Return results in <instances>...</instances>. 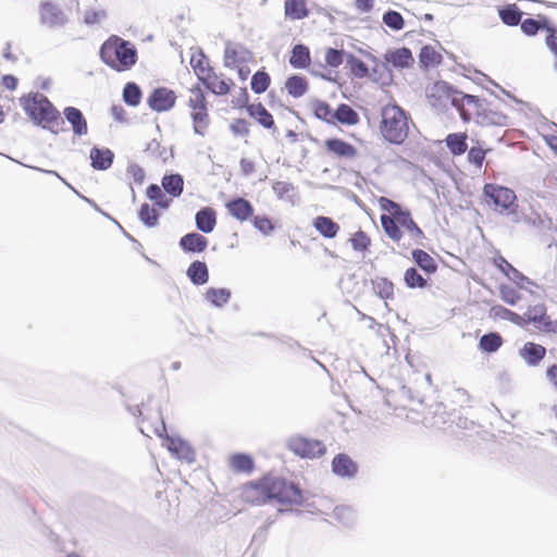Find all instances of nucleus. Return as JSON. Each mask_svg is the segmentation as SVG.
<instances>
[{
	"instance_id": "obj_1",
	"label": "nucleus",
	"mask_w": 557,
	"mask_h": 557,
	"mask_svg": "<svg viewBox=\"0 0 557 557\" xmlns=\"http://www.w3.org/2000/svg\"><path fill=\"white\" fill-rule=\"evenodd\" d=\"M140 431L151 437L152 435L163 438L162 445L171 453V455L187 463L196 460V453L191 445L178 436H170L166 434L165 423L160 416L154 421L143 418L140 420Z\"/></svg>"
},
{
	"instance_id": "obj_2",
	"label": "nucleus",
	"mask_w": 557,
	"mask_h": 557,
	"mask_svg": "<svg viewBox=\"0 0 557 557\" xmlns=\"http://www.w3.org/2000/svg\"><path fill=\"white\" fill-rule=\"evenodd\" d=\"M190 66L198 81L212 94L218 96L227 95L234 85L233 81L223 73H218L210 64V60L202 52L198 51L190 58Z\"/></svg>"
},
{
	"instance_id": "obj_3",
	"label": "nucleus",
	"mask_w": 557,
	"mask_h": 557,
	"mask_svg": "<svg viewBox=\"0 0 557 557\" xmlns=\"http://www.w3.org/2000/svg\"><path fill=\"white\" fill-rule=\"evenodd\" d=\"M100 58L111 69L124 72L135 65L137 51L131 42L117 36H111L102 44Z\"/></svg>"
},
{
	"instance_id": "obj_4",
	"label": "nucleus",
	"mask_w": 557,
	"mask_h": 557,
	"mask_svg": "<svg viewBox=\"0 0 557 557\" xmlns=\"http://www.w3.org/2000/svg\"><path fill=\"white\" fill-rule=\"evenodd\" d=\"M24 110L37 124L58 134L64 131V121L59 111L49 101L47 97L35 94L25 98L23 102Z\"/></svg>"
},
{
	"instance_id": "obj_5",
	"label": "nucleus",
	"mask_w": 557,
	"mask_h": 557,
	"mask_svg": "<svg viewBox=\"0 0 557 557\" xmlns=\"http://www.w3.org/2000/svg\"><path fill=\"white\" fill-rule=\"evenodd\" d=\"M410 115L398 104L382 109L380 132L392 145H401L408 137Z\"/></svg>"
},
{
	"instance_id": "obj_6",
	"label": "nucleus",
	"mask_w": 557,
	"mask_h": 557,
	"mask_svg": "<svg viewBox=\"0 0 557 557\" xmlns=\"http://www.w3.org/2000/svg\"><path fill=\"white\" fill-rule=\"evenodd\" d=\"M485 203L498 214L513 215L518 222V198L516 193L504 185L486 183L482 189Z\"/></svg>"
},
{
	"instance_id": "obj_7",
	"label": "nucleus",
	"mask_w": 557,
	"mask_h": 557,
	"mask_svg": "<svg viewBox=\"0 0 557 557\" xmlns=\"http://www.w3.org/2000/svg\"><path fill=\"white\" fill-rule=\"evenodd\" d=\"M426 92L428 97L431 99L442 100V98H445L450 100L451 106L458 111L463 108L465 103L474 106L475 112L480 111L484 104H491L486 99L466 94L445 81L435 82Z\"/></svg>"
},
{
	"instance_id": "obj_8",
	"label": "nucleus",
	"mask_w": 557,
	"mask_h": 557,
	"mask_svg": "<svg viewBox=\"0 0 557 557\" xmlns=\"http://www.w3.org/2000/svg\"><path fill=\"white\" fill-rule=\"evenodd\" d=\"M240 498L250 505H261L278 497V481L275 476L264 475L240 486Z\"/></svg>"
},
{
	"instance_id": "obj_9",
	"label": "nucleus",
	"mask_w": 557,
	"mask_h": 557,
	"mask_svg": "<svg viewBox=\"0 0 557 557\" xmlns=\"http://www.w3.org/2000/svg\"><path fill=\"white\" fill-rule=\"evenodd\" d=\"M286 448L300 459H318L323 457L326 451V445L318 438L307 437L302 434H293L285 440Z\"/></svg>"
},
{
	"instance_id": "obj_10",
	"label": "nucleus",
	"mask_w": 557,
	"mask_h": 557,
	"mask_svg": "<svg viewBox=\"0 0 557 557\" xmlns=\"http://www.w3.org/2000/svg\"><path fill=\"white\" fill-rule=\"evenodd\" d=\"M187 106L190 110L195 133L203 136L209 125V114L207 98L199 85L189 89Z\"/></svg>"
},
{
	"instance_id": "obj_11",
	"label": "nucleus",
	"mask_w": 557,
	"mask_h": 557,
	"mask_svg": "<svg viewBox=\"0 0 557 557\" xmlns=\"http://www.w3.org/2000/svg\"><path fill=\"white\" fill-rule=\"evenodd\" d=\"M307 502L305 491L298 483L288 481L281 476V516L286 513H295L302 516L305 511L299 509H284L282 506H302Z\"/></svg>"
},
{
	"instance_id": "obj_12",
	"label": "nucleus",
	"mask_w": 557,
	"mask_h": 557,
	"mask_svg": "<svg viewBox=\"0 0 557 557\" xmlns=\"http://www.w3.org/2000/svg\"><path fill=\"white\" fill-rule=\"evenodd\" d=\"M381 202L386 203V207H383L384 209L398 211L399 224L401 230H406L411 236V238L416 242V244L422 245L420 240L424 239L425 235L424 232L420 228V226L413 221L411 211L387 198H382Z\"/></svg>"
},
{
	"instance_id": "obj_13",
	"label": "nucleus",
	"mask_w": 557,
	"mask_h": 557,
	"mask_svg": "<svg viewBox=\"0 0 557 557\" xmlns=\"http://www.w3.org/2000/svg\"><path fill=\"white\" fill-rule=\"evenodd\" d=\"M384 69L387 70L388 79L392 81L393 73L389 67L396 70L410 69L414 63L412 52L407 47L387 49L383 54Z\"/></svg>"
},
{
	"instance_id": "obj_14",
	"label": "nucleus",
	"mask_w": 557,
	"mask_h": 557,
	"mask_svg": "<svg viewBox=\"0 0 557 557\" xmlns=\"http://www.w3.org/2000/svg\"><path fill=\"white\" fill-rule=\"evenodd\" d=\"M253 62L252 52L242 44L228 42L224 50V64L227 67H240Z\"/></svg>"
},
{
	"instance_id": "obj_15",
	"label": "nucleus",
	"mask_w": 557,
	"mask_h": 557,
	"mask_svg": "<svg viewBox=\"0 0 557 557\" xmlns=\"http://www.w3.org/2000/svg\"><path fill=\"white\" fill-rule=\"evenodd\" d=\"M331 468L336 476L347 480L356 478L359 470L358 463L346 453L336 454L332 459Z\"/></svg>"
},
{
	"instance_id": "obj_16",
	"label": "nucleus",
	"mask_w": 557,
	"mask_h": 557,
	"mask_svg": "<svg viewBox=\"0 0 557 557\" xmlns=\"http://www.w3.org/2000/svg\"><path fill=\"white\" fill-rule=\"evenodd\" d=\"M175 101L176 96L174 91L164 87L154 89L148 98L149 107L157 112L172 109L175 104Z\"/></svg>"
},
{
	"instance_id": "obj_17",
	"label": "nucleus",
	"mask_w": 557,
	"mask_h": 557,
	"mask_svg": "<svg viewBox=\"0 0 557 557\" xmlns=\"http://www.w3.org/2000/svg\"><path fill=\"white\" fill-rule=\"evenodd\" d=\"M39 16L41 23L50 27L60 26L66 22L63 11L55 3L50 1L40 3Z\"/></svg>"
},
{
	"instance_id": "obj_18",
	"label": "nucleus",
	"mask_w": 557,
	"mask_h": 557,
	"mask_svg": "<svg viewBox=\"0 0 557 557\" xmlns=\"http://www.w3.org/2000/svg\"><path fill=\"white\" fill-rule=\"evenodd\" d=\"M324 148L329 153L337 158L352 159L358 154V150L352 144L338 137L326 138L324 140Z\"/></svg>"
},
{
	"instance_id": "obj_19",
	"label": "nucleus",
	"mask_w": 557,
	"mask_h": 557,
	"mask_svg": "<svg viewBox=\"0 0 557 557\" xmlns=\"http://www.w3.org/2000/svg\"><path fill=\"white\" fill-rule=\"evenodd\" d=\"M484 104L480 111L475 112L476 123L482 126H507L509 124V117L497 110H493Z\"/></svg>"
},
{
	"instance_id": "obj_20",
	"label": "nucleus",
	"mask_w": 557,
	"mask_h": 557,
	"mask_svg": "<svg viewBox=\"0 0 557 557\" xmlns=\"http://www.w3.org/2000/svg\"><path fill=\"white\" fill-rule=\"evenodd\" d=\"M309 79L301 73H293L286 77L284 89L288 96L293 98H300L309 91Z\"/></svg>"
},
{
	"instance_id": "obj_21",
	"label": "nucleus",
	"mask_w": 557,
	"mask_h": 557,
	"mask_svg": "<svg viewBox=\"0 0 557 557\" xmlns=\"http://www.w3.org/2000/svg\"><path fill=\"white\" fill-rule=\"evenodd\" d=\"M553 22L547 15L539 14L536 17H528L521 21V32L528 36L533 37L539 32H545L552 26Z\"/></svg>"
},
{
	"instance_id": "obj_22",
	"label": "nucleus",
	"mask_w": 557,
	"mask_h": 557,
	"mask_svg": "<svg viewBox=\"0 0 557 557\" xmlns=\"http://www.w3.org/2000/svg\"><path fill=\"white\" fill-rule=\"evenodd\" d=\"M288 63L295 70H308L311 63L309 47L301 42L293 46L288 57Z\"/></svg>"
},
{
	"instance_id": "obj_23",
	"label": "nucleus",
	"mask_w": 557,
	"mask_h": 557,
	"mask_svg": "<svg viewBox=\"0 0 557 557\" xmlns=\"http://www.w3.org/2000/svg\"><path fill=\"white\" fill-rule=\"evenodd\" d=\"M225 207L228 213L239 222L247 221L253 214L251 203L242 197L231 199L226 202Z\"/></svg>"
},
{
	"instance_id": "obj_24",
	"label": "nucleus",
	"mask_w": 557,
	"mask_h": 557,
	"mask_svg": "<svg viewBox=\"0 0 557 557\" xmlns=\"http://www.w3.org/2000/svg\"><path fill=\"white\" fill-rule=\"evenodd\" d=\"M411 258L416 264V268L421 270L426 276H431L437 272L438 264L436 260L423 249H412Z\"/></svg>"
},
{
	"instance_id": "obj_25",
	"label": "nucleus",
	"mask_w": 557,
	"mask_h": 557,
	"mask_svg": "<svg viewBox=\"0 0 557 557\" xmlns=\"http://www.w3.org/2000/svg\"><path fill=\"white\" fill-rule=\"evenodd\" d=\"M546 355L544 346L527 342L520 349L519 356L525 361L529 367H536L541 363Z\"/></svg>"
},
{
	"instance_id": "obj_26",
	"label": "nucleus",
	"mask_w": 557,
	"mask_h": 557,
	"mask_svg": "<svg viewBox=\"0 0 557 557\" xmlns=\"http://www.w3.org/2000/svg\"><path fill=\"white\" fill-rule=\"evenodd\" d=\"M391 215L382 214L381 225L384 233L394 242L399 243L404 236L403 230L399 224L398 211L389 210Z\"/></svg>"
},
{
	"instance_id": "obj_27",
	"label": "nucleus",
	"mask_w": 557,
	"mask_h": 557,
	"mask_svg": "<svg viewBox=\"0 0 557 557\" xmlns=\"http://www.w3.org/2000/svg\"><path fill=\"white\" fill-rule=\"evenodd\" d=\"M312 226L324 238L333 239L337 236L341 226L332 218L326 215H317L312 219Z\"/></svg>"
},
{
	"instance_id": "obj_28",
	"label": "nucleus",
	"mask_w": 557,
	"mask_h": 557,
	"mask_svg": "<svg viewBox=\"0 0 557 557\" xmlns=\"http://www.w3.org/2000/svg\"><path fill=\"white\" fill-rule=\"evenodd\" d=\"M285 18L299 21L310 15L307 0H284Z\"/></svg>"
},
{
	"instance_id": "obj_29",
	"label": "nucleus",
	"mask_w": 557,
	"mask_h": 557,
	"mask_svg": "<svg viewBox=\"0 0 557 557\" xmlns=\"http://www.w3.org/2000/svg\"><path fill=\"white\" fill-rule=\"evenodd\" d=\"M228 467L234 473L250 474L255 469V462L250 455L237 453L230 456Z\"/></svg>"
},
{
	"instance_id": "obj_30",
	"label": "nucleus",
	"mask_w": 557,
	"mask_h": 557,
	"mask_svg": "<svg viewBox=\"0 0 557 557\" xmlns=\"http://www.w3.org/2000/svg\"><path fill=\"white\" fill-rule=\"evenodd\" d=\"M64 116L76 136H83L88 133V124L81 110L75 107H67L64 109Z\"/></svg>"
},
{
	"instance_id": "obj_31",
	"label": "nucleus",
	"mask_w": 557,
	"mask_h": 557,
	"mask_svg": "<svg viewBox=\"0 0 557 557\" xmlns=\"http://www.w3.org/2000/svg\"><path fill=\"white\" fill-rule=\"evenodd\" d=\"M500 21L507 26H518L524 14L516 3H507L497 8Z\"/></svg>"
},
{
	"instance_id": "obj_32",
	"label": "nucleus",
	"mask_w": 557,
	"mask_h": 557,
	"mask_svg": "<svg viewBox=\"0 0 557 557\" xmlns=\"http://www.w3.org/2000/svg\"><path fill=\"white\" fill-rule=\"evenodd\" d=\"M490 315L495 319L507 320L520 327H525L527 313H524L522 315L518 314L517 312H515L502 305L493 306L490 310Z\"/></svg>"
},
{
	"instance_id": "obj_33",
	"label": "nucleus",
	"mask_w": 557,
	"mask_h": 557,
	"mask_svg": "<svg viewBox=\"0 0 557 557\" xmlns=\"http://www.w3.org/2000/svg\"><path fill=\"white\" fill-rule=\"evenodd\" d=\"M180 246L187 252H202L208 247V239L198 233H188L181 238Z\"/></svg>"
},
{
	"instance_id": "obj_34",
	"label": "nucleus",
	"mask_w": 557,
	"mask_h": 557,
	"mask_svg": "<svg viewBox=\"0 0 557 557\" xmlns=\"http://www.w3.org/2000/svg\"><path fill=\"white\" fill-rule=\"evenodd\" d=\"M419 65L422 70L428 71L437 66L443 62V57L431 45H424L418 54Z\"/></svg>"
},
{
	"instance_id": "obj_35",
	"label": "nucleus",
	"mask_w": 557,
	"mask_h": 557,
	"mask_svg": "<svg viewBox=\"0 0 557 557\" xmlns=\"http://www.w3.org/2000/svg\"><path fill=\"white\" fill-rule=\"evenodd\" d=\"M114 154L108 148L94 147L90 150L91 166L95 170L104 171L108 170L113 163Z\"/></svg>"
},
{
	"instance_id": "obj_36",
	"label": "nucleus",
	"mask_w": 557,
	"mask_h": 557,
	"mask_svg": "<svg viewBox=\"0 0 557 557\" xmlns=\"http://www.w3.org/2000/svg\"><path fill=\"white\" fill-rule=\"evenodd\" d=\"M359 121L360 116L358 112L354 110L349 104L339 103L335 109L334 125L339 123L347 126H354L358 124Z\"/></svg>"
},
{
	"instance_id": "obj_37",
	"label": "nucleus",
	"mask_w": 557,
	"mask_h": 557,
	"mask_svg": "<svg viewBox=\"0 0 557 557\" xmlns=\"http://www.w3.org/2000/svg\"><path fill=\"white\" fill-rule=\"evenodd\" d=\"M466 133H450L445 138L446 147L454 157L462 156L468 150Z\"/></svg>"
},
{
	"instance_id": "obj_38",
	"label": "nucleus",
	"mask_w": 557,
	"mask_h": 557,
	"mask_svg": "<svg viewBox=\"0 0 557 557\" xmlns=\"http://www.w3.org/2000/svg\"><path fill=\"white\" fill-rule=\"evenodd\" d=\"M195 220L198 230L203 233H211L216 224V214L212 208L206 207L196 213Z\"/></svg>"
},
{
	"instance_id": "obj_39",
	"label": "nucleus",
	"mask_w": 557,
	"mask_h": 557,
	"mask_svg": "<svg viewBox=\"0 0 557 557\" xmlns=\"http://www.w3.org/2000/svg\"><path fill=\"white\" fill-rule=\"evenodd\" d=\"M504 339L498 332L491 331L483 334L478 344V348L485 354L496 352L503 345Z\"/></svg>"
},
{
	"instance_id": "obj_40",
	"label": "nucleus",
	"mask_w": 557,
	"mask_h": 557,
	"mask_svg": "<svg viewBox=\"0 0 557 557\" xmlns=\"http://www.w3.org/2000/svg\"><path fill=\"white\" fill-rule=\"evenodd\" d=\"M310 104L314 117L330 125H334L335 110L332 109L329 102L313 99Z\"/></svg>"
},
{
	"instance_id": "obj_41",
	"label": "nucleus",
	"mask_w": 557,
	"mask_h": 557,
	"mask_svg": "<svg viewBox=\"0 0 557 557\" xmlns=\"http://www.w3.org/2000/svg\"><path fill=\"white\" fill-rule=\"evenodd\" d=\"M528 324H533L539 331L543 333H557V320H552L547 313L545 315H530L527 313L525 326Z\"/></svg>"
},
{
	"instance_id": "obj_42",
	"label": "nucleus",
	"mask_w": 557,
	"mask_h": 557,
	"mask_svg": "<svg viewBox=\"0 0 557 557\" xmlns=\"http://www.w3.org/2000/svg\"><path fill=\"white\" fill-rule=\"evenodd\" d=\"M373 293L383 300L394 299V283L383 276H376L371 280Z\"/></svg>"
},
{
	"instance_id": "obj_43",
	"label": "nucleus",
	"mask_w": 557,
	"mask_h": 557,
	"mask_svg": "<svg viewBox=\"0 0 557 557\" xmlns=\"http://www.w3.org/2000/svg\"><path fill=\"white\" fill-rule=\"evenodd\" d=\"M346 67L349 69L351 75L356 78H364L370 76L369 66L357 55L349 52L346 53Z\"/></svg>"
},
{
	"instance_id": "obj_44",
	"label": "nucleus",
	"mask_w": 557,
	"mask_h": 557,
	"mask_svg": "<svg viewBox=\"0 0 557 557\" xmlns=\"http://www.w3.org/2000/svg\"><path fill=\"white\" fill-rule=\"evenodd\" d=\"M404 283L410 289H422L429 286V277H424L416 267H410L404 273Z\"/></svg>"
},
{
	"instance_id": "obj_45",
	"label": "nucleus",
	"mask_w": 557,
	"mask_h": 557,
	"mask_svg": "<svg viewBox=\"0 0 557 557\" xmlns=\"http://www.w3.org/2000/svg\"><path fill=\"white\" fill-rule=\"evenodd\" d=\"M187 275L196 285H203L209 280L208 267L202 261H194L187 269Z\"/></svg>"
},
{
	"instance_id": "obj_46",
	"label": "nucleus",
	"mask_w": 557,
	"mask_h": 557,
	"mask_svg": "<svg viewBox=\"0 0 557 557\" xmlns=\"http://www.w3.org/2000/svg\"><path fill=\"white\" fill-rule=\"evenodd\" d=\"M247 111L251 117H253L262 126L270 128L274 126L273 116L267 111L261 103H252L248 106Z\"/></svg>"
},
{
	"instance_id": "obj_47",
	"label": "nucleus",
	"mask_w": 557,
	"mask_h": 557,
	"mask_svg": "<svg viewBox=\"0 0 557 557\" xmlns=\"http://www.w3.org/2000/svg\"><path fill=\"white\" fill-rule=\"evenodd\" d=\"M184 180L180 174L165 175L162 178V187L173 197H178L183 193Z\"/></svg>"
},
{
	"instance_id": "obj_48",
	"label": "nucleus",
	"mask_w": 557,
	"mask_h": 557,
	"mask_svg": "<svg viewBox=\"0 0 557 557\" xmlns=\"http://www.w3.org/2000/svg\"><path fill=\"white\" fill-rule=\"evenodd\" d=\"M334 518L345 527H352L356 522L355 510L345 505L336 506L333 510Z\"/></svg>"
},
{
	"instance_id": "obj_49",
	"label": "nucleus",
	"mask_w": 557,
	"mask_h": 557,
	"mask_svg": "<svg viewBox=\"0 0 557 557\" xmlns=\"http://www.w3.org/2000/svg\"><path fill=\"white\" fill-rule=\"evenodd\" d=\"M231 297V292L227 288H208L205 298L216 307L225 305Z\"/></svg>"
},
{
	"instance_id": "obj_50",
	"label": "nucleus",
	"mask_w": 557,
	"mask_h": 557,
	"mask_svg": "<svg viewBox=\"0 0 557 557\" xmlns=\"http://www.w3.org/2000/svg\"><path fill=\"white\" fill-rule=\"evenodd\" d=\"M349 243L355 251L364 253L369 251L371 238L364 231L358 230L350 236Z\"/></svg>"
},
{
	"instance_id": "obj_51",
	"label": "nucleus",
	"mask_w": 557,
	"mask_h": 557,
	"mask_svg": "<svg viewBox=\"0 0 557 557\" xmlns=\"http://www.w3.org/2000/svg\"><path fill=\"white\" fill-rule=\"evenodd\" d=\"M519 289L528 290L531 295H535L533 290H530L528 286H533L536 288H542L541 285H539L535 281L531 280L527 275H524L521 271L518 269H515L512 273L510 274V277H508Z\"/></svg>"
},
{
	"instance_id": "obj_52",
	"label": "nucleus",
	"mask_w": 557,
	"mask_h": 557,
	"mask_svg": "<svg viewBox=\"0 0 557 557\" xmlns=\"http://www.w3.org/2000/svg\"><path fill=\"white\" fill-rule=\"evenodd\" d=\"M138 216L140 221L148 227H154L159 221V213L156 208L149 203H143L140 206Z\"/></svg>"
},
{
	"instance_id": "obj_53",
	"label": "nucleus",
	"mask_w": 557,
	"mask_h": 557,
	"mask_svg": "<svg viewBox=\"0 0 557 557\" xmlns=\"http://www.w3.org/2000/svg\"><path fill=\"white\" fill-rule=\"evenodd\" d=\"M382 22L385 26L395 32L403 29L405 26V20L403 15L392 9L384 12Z\"/></svg>"
},
{
	"instance_id": "obj_54",
	"label": "nucleus",
	"mask_w": 557,
	"mask_h": 557,
	"mask_svg": "<svg viewBox=\"0 0 557 557\" xmlns=\"http://www.w3.org/2000/svg\"><path fill=\"white\" fill-rule=\"evenodd\" d=\"M369 60H371L375 65L372 67V79L373 82H381L382 85H388L389 79L384 78V72H387L386 69H384V62L380 63L379 59L373 55L370 52H362Z\"/></svg>"
},
{
	"instance_id": "obj_55",
	"label": "nucleus",
	"mask_w": 557,
	"mask_h": 557,
	"mask_svg": "<svg viewBox=\"0 0 557 557\" xmlns=\"http://www.w3.org/2000/svg\"><path fill=\"white\" fill-rule=\"evenodd\" d=\"M123 99L132 107L138 106L141 99L140 88L135 83H127L123 89Z\"/></svg>"
},
{
	"instance_id": "obj_56",
	"label": "nucleus",
	"mask_w": 557,
	"mask_h": 557,
	"mask_svg": "<svg viewBox=\"0 0 557 557\" xmlns=\"http://www.w3.org/2000/svg\"><path fill=\"white\" fill-rule=\"evenodd\" d=\"M498 289L500 299L509 306H516L522 298L521 294L508 284H500Z\"/></svg>"
},
{
	"instance_id": "obj_57",
	"label": "nucleus",
	"mask_w": 557,
	"mask_h": 557,
	"mask_svg": "<svg viewBox=\"0 0 557 557\" xmlns=\"http://www.w3.org/2000/svg\"><path fill=\"white\" fill-rule=\"evenodd\" d=\"M345 50H338L336 48L329 47L325 50L324 60L327 66L338 67L344 61H346Z\"/></svg>"
},
{
	"instance_id": "obj_58",
	"label": "nucleus",
	"mask_w": 557,
	"mask_h": 557,
	"mask_svg": "<svg viewBox=\"0 0 557 557\" xmlns=\"http://www.w3.org/2000/svg\"><path fill=\"white\" fill-rule=\"evenodd\" d=\"M545 45L554 55V69L557 71V25L554 23L546 30Z\"/></svg>"
},
{
	"instance_id": "obj_59",
	"label": "nucleus",
	"mask_w": 557,
	"mask_h": 557,
	"mask_svg": "<svg viewBox=\"0 0 557 557\" xmlns=\"http://www.w3.org/2000/svg\"><path fill=\"white\" fill-rule=\"evenodd\" d=\"M270 85V76L263 71H258L251 78V89L261 94L268 89Z\"/></svg>"
},
{
	"instance_id": "obj_60",
	"label": "nucleus",
	"mask_w": 557,
	"mask_h": 557,
	"mask_svg": "<svg viewBox=\"0 0 557 557\" xmlns=\"http://www.w3.org/2000/svg\"><path fill=\"white\" fill-rule=\"evenodd\" d=\"M147 197L150 200L156 201V205L160 208H168L169 207V200L165 198L164 194L162 193V189L156 185L151 184L147 187Z\"/></svg>"
},
{
	"instance_id": "obj_61",
	"label": "nucleus",
	"mask_w": 557,
	"mask_h": 557,
	"mask_svg": "<svg viewBox=\"0 0 557 557\" xmlns=\"http://www.w3.org/2000/svg\"><path fill=\"white\" fill-rule=\"evenodd\" d=\"M468 161L475 165L476 168L481 169L483 165V162L485 161L486 152L488 150L483 149L481 146H472L470 149L467 150Z\"/></svg>"
},
{
	"instance_id": "obj_62",
	"label": "nucleus",
	"mask_w": 557,
	"mask_h": 557,
	"mask_svg": "<svg viewBox=\"0 0 557 557\" xmlns=\"http://www.w3.org/2000/svg\"><path fill=\"white\" fill-rule=\"evenodd\" d=\"M494 265L497 268V270L504 274L507 278L510 277V274L516 269L505 257L502 255H497L493 259Z\"/></svg>"
},
{
	"instance_id": "obj_63",
	"label": "nucleus",
	"mask_w": 557,
	"mask_h": 557,
	"mask_svg": "<svg viewBox=\"0 0 557 557\" xmlns=\"http://www.w3.org/2000/svg\"><path fill=\"white\" fill-rule=\"evenodd\" d=\"M253 224L263 234H268L273 230L271 221L264 216H256L253 220Z\"/></svg>"
},
{
	"instance_id": "obj_64",
	"label": "nucleus",
	"mask_w": 557,
	"mask_h": 557,
	"mask_svg": "<svg viewBox=\"0 0 557 557\" xmlns=\"http://www.w3.org/2000/svg\"><path fill=\"white\" fill-rule=\"evenodd\" d=\"M546 376L554 387L557 388V364H550L547 367Z\"/></svg>"
}]
</instances>
